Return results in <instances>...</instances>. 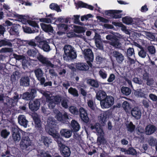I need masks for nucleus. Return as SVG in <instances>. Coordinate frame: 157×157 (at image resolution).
I'll use <instances>...</instances> for the list:
<instances>
[{
	"label": "nucleus",
	"mask_w": 157,
	"mask_h": 157,
	"mask_svg": "<svg viewBox=\"0 0 157 157\" xmlns=\"http://www.w3.org/2000/svg\"><path fill=\"white\" fill-rule=\"evenodd\" d=\"M48 126L46 127V130L57 142L59 146L60 147V152L65 157L69 156L70 154V149L67 147L62 144L63 139L60 137L58 132L56 131L55 122L53 120L52 118L48 119Z\"/></svg>",
	"instance_id": "nucleus-1"
},
{
	"label": "nucleus",
	"mask_w": 157,
	"mask_h": 157,
	"mask_svg": "<svg viewBox=\"0 0 157 157\" xmlns=\"http://www.w3.org/2000/svg\"><path fill=\"white\" fill-rule=\"evenodd\" d=\"M42 94L46 98L47 101L48 103V107L50 109L53 108L56 104L59 103L62 99V97L59 96H52L48 91L43 92Z\"/></svg>",
	"instance_id": "nucleus-2"
},
{
	"label": "nucleus",
	"mask_w": 157,
	"mask_h": 157,
	"mask_svg": "<svg viewBox=\"0 0 157 157\" xmlns=\"http://www.w3.org/2000/svg\"><path fill=\"white\" fill-rule=\"evenodd\" d=\"M22 134L24 136L20 142V147L23 151L28 152L31 150L30 146L31 144V141L28 136L27 133L22 131Z\"/></svg>",
	"instance_id": "nucleus-3"
},
{
	"label": "nucleus",
	"mask_w": 157,
	"mask_h": 157,
	"mask_svg": "<svg viewBox=\"0 0 157 157\" xmlns=\"http://www.w3.org/2000/svg\"><path fill=\"white\" fill-rule=\"evenodd\" d=\"M64 54L63 57L64 60H68L75 59L76 57V52L73 48L70 45L65 46L64 48Z\"/></svg>",
	"instance_id": "nucleus-4"
},
{
	"label": "nucleus",
	"mask_w": 157,
	"mask_h": 157,
	"mask_svg": "<svg viewBox=\"0 0 157 157\" xmlns=\"http://www.w3.org/2000/svg\"><path fill=\"white\" fill-rule=\"evenodd\" d=\"M90 128L92 130H94L96 132L98 136V141L100 144H104L105 142V141L103 137L104 133L102 129L100 124L98 123L96 124H91Z\"/></svg>",
	"instance_id": "nucleus-5"
},
{
	"label": "nucleus",
	"mask_w": 157,
	"mask_h": 157,
	"mask_svg": "<svg viewBox=\"0 0 157 157\" xmlns=\"http://www.w3.org/2000/svg\"><path fill=\"white\" fill-rule=\"evenodd\" d=\"M114 102V99L111 96H107L100 102L101 106L102 109H108L113 105Z\"/></svg>",
	"instance_id": "nucleus-6"
},
{
	"label": "nucleus",
	"mask_w": 157,
	"mask_h": 157,
	"mask_svg": "<svg viewBox=\"0 0 157 157\" xmlns=\"http://www.w3.org/2000/svg\"><path fill=\"white\" fill-rule=\"evenodd\" d=\"M29 24L36 28L35 30L33 31L30 28L26 26H23V29L24 32L27 33H31L36 32H38L39 27L38 25L35 21H28Z\"/></svg>",
	"instance_id": "nucleus-7"
},
{
	"label": "nucleus",
	"mask_w": 157,
	"mask_h": 157,
	"mask_svg": "<svg viewBox=\"0 0 157 157\" xmlns=\"http://www.w3.org/2000/svg\"><path fill=\"white\" fill-rule=\"evenodd\" d=\"M84 57L89 64V62H92L94 59L93 53L90 49H87L84 50L83 52Z\"/></svg>",
	"instance_id": "nucleus-8"
},
{
	"label": "nucleus",
	"mask_w": 157,
	"mask_h": 157,
	"mask_svg": "<svg viewBox=\"0 0 157 157\" xmlns=\"http://www.w3.org/2000/svg\"><path fill=\"white\" fill-rule=\"evenodd\" d=\"M37 58L41 63L46 65L47 67H53V65L47 59L44 57L42 55H39L37 56Z\"/></svg>",
	"instance_id": "nucleus-9"
},
{
	"label": "nucleus",
	"mask_w": 157,
	"mask_h": 157,
	"mask_svg": "<svg viewBox=\"0 0 157 157\" xmlns=\"http://www.w3.org/2000/svg\"><path fill=\"white\" fill-rule=\"evenodd\" d=\"M96 47L100 49H103V47L102 44V40L101 36L98 34L96 33L94 38Z\"/></svg>",
	"instance_id": "nucleus-10"
},
{
	"label": "nucleus",
	"mask_w": 157,
	"mask_h": 157,
	"mask_svg": "<svg viewBox=\"0 0 157 157\" xmlns=\"http://www.w3.org/2000/svg\"><path fill=\"white\" fill-rule=\"evenodd\" d=\"M35 73L37 79L40 81L41 84H44L45 79L44 77H42L43 73L42 70L40 69H37L35 71Z\"/></svg>",
	"instance_id": "nucleus-11"
},
{
	"label": "nucleus",
	"mask_w": 157,
	"mask_h": 157,
	"mask_svg": "<svg viewBox=\"0 0 157 157\" xmlns=\"http://www.w3.org/2000/svg\"><path fill=\"white\" fill-rule=\"evenodd\" d=\"M12 134L13 139L15 142H18L21 139V136L17 128H13Z\"/></svg>",
	"instance_id": "nucleus-12"
},
{
	"label": "nucleus",
	"mask_w": 157,
	"mask_h": 157,
	"mask_svg": "<svg viewBox=\"0 0 157 157\" xmlns=\"http://www.w3.org/2000/svg\"><path fill=\"white\" fill-rule=\"evenodd\" d=\"M132 115L136 119H140L141 116V113L140 109L137 107L133 108L131 110Z\"/></svg>",
	"instance_id": "nucleus-13"
},
{
	"label": "nucleus",
	"mask_w": 157,
	"mask_h": 157,
	"mask_svg": "<svg viewBox=\"0 0 157 157\" xmlns=\"http://www.w3.org/2000/svg\"><path fill=\"white\" fill-rule=\"evenodd\" d=\"M42 29L45 32L54 33V30L52 27L50 25H47L44 23L40 24Z\"/></svg>",
	"instance_id": "nucleus-14"
},
{
	"label": "nucleus",
	"mask_w": 157,
	"mask_h": 157,
	"mask_svg": "<svg viewBox=\"0 0 157 157\" xmlns=\"http://www.w3.org/2000/svg\"><path fill=\"white\" fill-rule=\"evenodd\" d=\"M156 127L154 125L149 124L147 125L145 129L144 133L147 135H150L154 133L156 130Z\"/></svg>",
	"instance_id": "nucleus-15"
},
{
	"label": "nucleus",
	"mask_w": 157,
	"mask_h": 157,
	"mask_svg": "<svg viewBox=\"0 0 157 157\" xmlns=\"http://www.w3.org/2000/svg\"><path fill=\"white\" fill-rule=\"evenodd\" d=\"M80 117L82 120L85 122H87L89 120V118L87 116L86 112L84 109L81 108L79 110Z\"/></svg>",
	"instance_id": "nucleus-16"
},
{
	"label": "nucleus",
	"mask_w": 157,
	"mask_h": 157,
	"mask_svg": "<svg viewBox=\"0 0 157 157\" xmlns=\"http://www.w3.org/2000/svg\"><path fill=\"white\" fill-rule=\"evenodd\" d=\"M18 122L21 125L23 126L25 128L27 127L28 121L26 119L24 115H21L18 116Z\"/></svg>",
	"instance_id": "nucleus-17"
},
{
	"label": "nucleus",
	"mask_w": 157,
	"mask_h": 157,
	"mask_svg": "<svg viewBox=\"0 0 157 157\" xmlns=\"http://www.w3.org/2000/svg\"><path fill=\"white\" fill-rule=\"evenodd\" d=\"M121 10H109L107 11L108 14L115 18H120L121 17V14H118V13H121Z\"/></svg>",
	"instance_id": "nucleus-18"
},
{
	"label": "nucleus",
	"mask_w": 157,
	"mask_h": 157,
	"mask_svg": "<svg viewBox=\"0 0 157 157\" xmlns=\"http://www.w3.org/2000/svg\"><path fill=\"white\" fill-rule=\"evenodd\" d=\"M40 106V103L38 100L33 101V103L30 102L29 104V108L33 111L37 110L39 109Z\"/></svg>",
	"instance_id": "nucleus-19"
},
{
	"label": "nucleus",
	"mask_w": 157,
	"mask_h": 157,
	"mask_svg": "<svg viewBox=\"0 0 157 157\" xmlns=\"http://www.w3.org/2000/svg\"><path fill=\"white\" fill-rule=\"evenodd\" d=\"M38 46L44 51L47 52L50 50V46L46 41H42L40 42Z\"/></svg>",
	"instance_id": "nucleus-20"
},
{
	"label": "nucleus",
	"mask_w": 157,
	"mask_h": 157,
	"mask_svg": "<svg viewBox=\"0 0 157 157\" xmlns=\"http://www.w3.org/2000/svg\"><path fill=\"white\" fill-rule=\"evenodd\" d=\"M13 56L17 60H22V65L23 68H25L27 66V65L29 64L28 62L25 59V57L23 56L18 55L16 54H13Z\"/></svg>",
	"instance_id": "nucleus-21"
},
{
	"label": "nucleus",
	"mask_w": 157,
	"mask_h": 157,
	"mask_svg": "<svg viewBox=\"0 0 157 157\" xmlns=\"http://www.w3.org/2000/svg\"><path fill=\"white\" fill-rule=\"evenodd\" d=\"M68 27L67 26L64 24H61L58 25V27L59 31L57 32V33L59 35H61L64 33L66 31L69 29H70L69 27Z\"/></svg>",
	"instance_id": "nucleus-22"
},
{
	"label": "nucleus",
	"mask_w": 157,
	"mask_h": 157,
	"mask_svg": "<svg viewBox=\"0 0 157 157\" xmlns=\"http://www.w3.org/2000/svg\"><path fill=\"white\" fill-rule=\"evenodd\" d=\"M71 128L72 132H77L80 129L79 124L75 121L72 120L71 123Z\"/></svg>",
	"instance_id": "nucleus-23"
},
{
	"label": "nucleus",
	"mask_w": 157,
	"mask_h": 157,
	"mask_svg": "<svg viewBox=\"0 0 157 157\" xmlns=\"http://www.w3.org/2000/svg\"><path fill=\"white\" fill-rule=\"evenodd\" d=\"M19 26V25H14L9 30L10 34L11 35H18L19 34L18 29Z\"/></svg>",
	"instance_id": "nucleus-24"
},
{
	"label": "nucleus",
	"mask_w": 157,
	"mask_h": 157,
	"mask_svg": "<svg viewBox=\"0 0 157 157\" xmlns=\"http://www.w3.org/2000/svg\"><path fill=\"white\" fill-rule=\"evenodd\" d=\"M113 54L116 60L118 63H121L124 60V56L121 53L115 51L114 52Z\"/></svg>",
	"instance_id": "nucleus-25"
},
{
	"label": "nucleus",
	"mask_w": 157,
	"mask_h": 157,
	"mask_svg": "<svg viewBox=\"0 0 157 157\" xmlns=\"http://www.w3.org/2000/svg\"><path fill=\"white\" fill-rule=\"evenodd\" d=\"M29 78L28 76H24L21 77L20 80L21 85L27 86L29 84Z\"/></svg>",
	"instance_id": "nucleus-26"
},
{
	"label": "nucleus",
	"mask_w": 157,
	"mask_h": 157,
	"mask_svg": "<svg viewBox=\"0 0 157 157\" xmlns=\"http://www.w3.org/2000/svg\"><path fill=\"white\" fill-rule=\"evenodd\" d=\"M62 136L66 138H69L72 135V132L67 129H62L60 131Z\"/></svg>",
	"instance_id": "nucleus-27"
},
{
	"label": "nucleus",
	"mask_w": 157,
	"mask_h": 157,
	"mask_svg": "<svg viewBox=\"0 0 157 157\" xmlns=\"http://www.w3.org/2000/svg\"><path fill=\"white\" fill-rule=\"evenodd\" d=\"M105 92L102 90H99L96 92V98L97 99L100 101L106 96Z\"/></svg>",
	"instance_id": "nucleus-28"
},
{
	"label": "nucleus",
	"mask_w": 157,
	"mask_h": 157,
	"mask_svg": "<svg viewBox=\"0 0 157 157\" xmlns=\"http://www.w3.org/2000/svg\"><path fill=\"white\" fill-rule=\"evenodd\" d=\"M71 26L72 28L74 29V31L77 33H83L86 30L84 28L80 26H78L73 25H71Z\"/></svg>",
	"instance_id": "nucleus-29"
},
{
	"label": "nucleus",
	"mask_w": 157,
	"mask_h": 157,
	"mask_svg": "<svg viewBox=\"0 0 157 157\" xmlns=\"http://www.w3.org/2000/svg\"><path fill=\"white\" fill-rule=\"evenodd\" d=\"M77 68L80 70L86 71L89 69V67L83 63H78L76 65Z\"/></svg>",
	"instance_id": "nucleus-30"
},
{
	"label": "nucleus",
	"mask_w": 157,
	"mask_h": 157,
	"mask_svg": "<svg viewBox=\"0 0 157 157\" xmlns=\"http://www.w3.org/2000/svg\"><path fill=\"white\" fill-rule=\"evenodd\" d=\"M54 16V15L52 14L47 16V17H50L51 18H42L40 19V21L41 22L46 23H49L51 22V20H53V17Z\"/></svg>",
	"instance_id": "nucleus-31"
},
{
	"label": "nucleus",
	"mask_w": 157,
	"mask_h": 157,
	"mask_svg": "<svg viewBox=\"0 0 157 157\" xmlns=\"http://www.w3.org/2000/svg\"><path fill=\"white\" fill-rule=\"evenodd\" d=\"M77 5H78L79 7H85L91 10H93L94 9L93 7L92 6L87 5L81 1L78 2Z\"/></svg>",
	"instance_id": "nucleus-32"
},
{
	"label": "nucleus",
	"mask_w": 157,
	"mask_h": 157,
	"mask_svg": "<svg viewBox=\"0 0 157 157\" xmlns=\"http://www.w3.org/2000/svg\"><path fill=\"white\" fill-rule=\"evenodd\" d=\"M122 106L125 112L128 113L131 109V107L129 103L127 101H124L122 104Z\"/></svg>",
	"instance_id": "nucleus-33"
},
{
	"label": "nucleus",
	"mask_w": 157,
	"mask_h": 157,
	"mask_svg": "<svg viewBox=\"0 0 157 157\" xmlns=\"http://www.w3.org/2000/svg\"><path fill=\"white\" fill-rule=\"evenodd\" d=\"M98 118L101 124L102 125H104L106 120V113H105L101 114Z\"/></svg>",
	"instance_id": "nucleus-34"
},
{
	"label": "nucleus",
	"mask_w": 157,
	"mask_h": 157,
	"mask_svg": "<svg viewBox=\"0 0 157 157\" xmlns=\"http://www.w3.org/2000/svg\"><path fill=\"white\" fill-rule=\"evenodd\" d=\"M41 140L43 141L44 144L46 147H48L52 142L51 139L45 136L41 137Z\"/></svg>",
	"instance_id": "nucleus-35"
},
{
	"label": "nucleus",
	"mask_w": 157,
	"mask_h": 157,
	"mask_svg": "<svg viewBox=\"0 0 157 157\" xmlns=\"http://www.w3.org/2000/svg\"><path fill=\"white\" fill-rule=\"evenodd\" d=\"M10 134V132L6 129H3L1 132V137L4 139L7 138Z\"/></svg>",
	"instance_id": "nucleus-36"
},
{
	"label": "nucleus",
	"mask_w": 157,
	"mask_h": 157,
	"mask_svg": "<svg viewBox=\"0 0 157 157\" xmlns=\"http://www.w3.org/2000/svg\"><path fill=\"white\" fill-rule=\"evenodd\" d=\"M68 93L74 96L78 97V91L75 88L70 87L68 90Z\"/></svg>",
	"instance_id": "nucleus-37"
},
{
	"label": "nucleus",
	"mask_w": 157,
	"mask_h": 157,
	"mask_svg": "<svg viewBox=\"0 0 157 157\" xmlns=\"http://www.w3.org/2000/svg\"><path fill=\"white\" fill-rule=\"evenodd\" d=\"M121 90L122 93L126 95H128L131 93L130 89L127 87H122Z\"/></svg>",
	"instance_id": "nucleus-38"
},
{
	"label": "nucleus",
	"mask_w": 157,
	"mask_h": 157,
	"mask_svg": "<svg viewBox=\"0 0 157 157\" xmlns=\"http://www.w3.org/2000/svg\"><path fill=\"white\" fill-rule=\"evenodd\" d=\"M49 6L51 9L55 10L58 12H61V11L59 6L56 4L52 3Z\"/></svg>",
	"instance_id": "nucleus-39"
},
{
	"label": "nucleus",
	"mask_w": 157,
	"mask_h": 157,
	"mask_svg": "<svg viewBox=\"0 0 157 157\" xmlns=\"http://www.w3.org/2000/svg\"><path fill=\"white\" fill-rule=\"evenodd\" d=\"M123 22L126 24L129 25L131 24L132 22V19L130 17H126L122 19Z\"/></svg>",
	"instance_id": "nucleus-40"
},
{
	"label": "nucleus",
	"mask_w": 157,
	"mask_h": 157,
	"mask_svg": "<svg viewBox=\"0 0 157 157\" xmlns=\"http://www.w3.org/2000/svg\"><path fill=\"white\" fill-rule=\"evenodd\" d=\"M98 74L100 77L103 79H105L107 77V73L103 69H101L99 71Z\"/></svg>",
	"instance_id": "nucleus-41"
},
{
	"label": "nucleus",
	"mask_w": 157,
	"mask_h": 157,
	"mask_svg": "<svg viewBox=\"0 0 157 157\" xmlns=\"http://www.w3.org/2000/svg\"><path fill=\"white\" fill-rule=\"evenodd\" d=\"M87 83L97 88L98 86V84L97 81L92 80L89 79L87 81Z\"/></svg>",
	"instance_id": "nucleus-42"
},
{
	"label": "nucleus",
	"mask_w": 157,
	"mask_h": 157,
	"mask_svg": "<svg viewBox=\"0 0 157 157\" xmlns=\"http://www.w3.org/2000/svg\"><path fill=\"white\" fill-rule=\"evenodd\" d=\"M55 113L56 114V117L59 121H61L63 120L62 115L58 110H56Z\"/></svg>",
	"instance_id": "nucleus-43"
},
{
	"label": "nucleus",
	"mask_w": 157,
	"mask_h": 157,
	"mask_svg": "<svg viewBox=\"0 0 157 157\" xmlns=\"http://www.w3.org/2000/svg\"><path fill=\"white\" fill-rule=\"evenodd\" d=\"M113 24L116 26H118L122 28V30L125 31L126 34H128L129 32L125 29L124 26L121 23L113 22Z\"/></svg>",
	"instance_id": "nucleus-44"
},
{
	"label": "nucleus",
	"mask_w": 157,
	"mask_h": 157,
	"mask_svg": "<svg viewBox=\"0 0 157 157\" xmlns=\"http://www.w3.org/2000/svg\"><path fill=\"white\" fill-rule=\"evenodd\" d=\"M113 42L111 43V44L116 48H119L121 46V43H119L118 40H116L115 39L113 40Z\"/></svg>",
	"instance_id": "nucleus-45"
},
{
	"label": "nucleus",
	"mask_w": 157,
	"mask_h": 157,
	"mask_svg": "<svg viewBox=\"0 0 157 157\" xmlns=\"http://www.w3.org/2000/svg\"><path fill=\"white\" fill-rule=\"evenodd\" d=\"M70 112L73 114H77L78 113V109L74 106H71L69 108Z\"/></svg>",
	"instance_id": "nucleus-46"
},
{
	"label": "nucleus",
	"mask_w": 157,
	"mask_h": 157,
	"mask_svg": "<svg viewBox=\"0 0 157 157\" xmlns=\"http://www.w3.org/2000/svg\"><path fill=\"white\" fill-rule=\"evenodd\" d=\"M140 49H141V50L138 53L140 57L144 58L146 56V52L144 51V49L143 48H142Z\"/></svg>",
	"instance_id": "nucleus-47"
},
{
	"label": "nucleus",
	"mask_w": 157,
	"mask_h": 157,
	"mask_svg": "<svg viewBox=\"0 0 157 157\" xmlns=\"http://www.w3.org/2000/svg\"><path fill=\"white\" fill-rule=\"evenodd\" d=\"M33 119L36 124V126L40 127L41 125L40 120L37 117H34Z\"/></svg>",
	"instance_id": "nucleus-48"
},
{
	"label": "nucleus",
	"mask_w": 157,
	"mask_h": 157,
	"mask_svg": "<svg viewBox=\"0 0 157 157\" xmlns=\"http://www.w3.org/2000/svg\"><path fill=\"white\" fill-rule=\"evenodd\" d=\"M127 127L128 130L130 132H132L135 128L132 122H130L129 124L127 126Z\"/></svg>",
	"instance_id": "nucleus-49"
},
{
	"label": "nucleus",
	"mask_w": 157,
	"mask_h": 157,
	"mask_svg": "<svg viewBox=\"0 0 157 157\" xmlns=\"http://www.w3.org/2000/svg\"><path fill=\"white\" fill-rule=\"evenodd\" d=\"M147 49L149 52L151 54H153L155 52V49L153 46H149L147 48Z\"/></svg>",
	"instance_id": "nucleus-50"
},
{
	"label": "nucleus",
	"mask_w": 157,
	"mask_h": 157,
	"mask_svg": "<svg viewBox=\"0 0 157 157\" xmlns=\"http://www.w3.org/2000/svg\"><path fill=\"white\" fill-rule=\"evenodd\" d=\"M87 104L88 106L92 110L94 109L95 107V105L94 104V103L91 100L87 102Z\"/></svg>",
	"instance_id": "nucleus-51"
},
{
	"label": "nucleus",
	"mask_w": 157,
	"mask_h": 157,
	"mask_svg": "<svg viewBox=\"0 0 157 157\" xmlns=\"http://www.w3.org/2000/svg\"><path fill=\"white\" fill-rule=\"evenodd\" d=\"M10 44L9 42L6 40H3L0 41V47Z\"/></svg>",
	"instance_id": "nucleus-52"
},
{
	"label": "nucleus",
	"mask_w": 157,
	"mask_h": 157,
	"mask_svg": "<svg viewBox=\"0 0 157 157\" xmlns=\"http://www.w3.org/2000/svg\"><path fill=\"white\" fill-rule=\"evenodd\" d=\"M22 98L26 100H30L32 99L29 94L28 92L22 95Z\"/></svg>",
	"instance_id": "nucleus-53"
},
{
	"label": "nucleus",
	"mask_w": 157,
	"mask_h": 157,
	"mask_svg": "<svg viewBox=\"0 0 157 157\" xmlns=\"http://www.w3.org/2000/svg\"><path fill=\"white\" fill-rule=\"evenodd\" d=\"M7 15L10 17H18V14L16 13L15 12H13L12 10H8L7 12Z\"/></svg>",
	"instance_id": "nucleus-54"
},
{
	"label": "nucleus",
	"mask_w": 157,
	"mask_h": 157,
	"mask_svg": "<svg viewBox=\"0 0 157 157\" xmlns=\"http://www.w3.org/2000/svg\"><path fill=\"white\" fill-rule=\"evenodd\" d=\"M115 78V76L114 74H111L107 79V81L109 82H112L114 80Z\"/></svg>",
	"instance_id": "nucleus-55"
},
{
	"label": "nucleus",
	"mask_w": 157,
	"mask_h": 157,
	"mask_svg": "<svg viewBox=\"0 0 157 157\" xmlns=\"http://www.w3.org/2000/svg\"><path fill=\"white\" fill-rule=\"evenodd\" d=\"M92 17V16L91 14H88L86 15H84L81 17V20L82 21L85 20H87L89 18Z\"/></svg>",
	"instance_id": "nucleus-56"
},
{
	"label": "nucleus",
	"mask_w": 157,
	"mask_h": 157,
	"mask_svg": "<svg viewBox=\"0 0 157 157\" xmlns=\"http://www.w3.org/2000/svg\"><path fill=\"white\" fill-rule=\"evenodd\" d=\"M12 51L11 49L7 48H2L0 50V52L4 53L6 52H9Z\"/></svg>",
	"instance_id": "nucleus-57"
},
{
	"label": "nucleus",
	"mask_w": 157,
	"mask_h": 157,
	"mask_svg": "<svg viewBox=\"0 0 157 157\" xmlns=\"http://www.w3.org/2000/svg\"><path fill=\"white\" fill-rule=\"evenodd\" d=\"M133 81L136 83L139 84H141L143 83V81L142 80L139 79L137 78H135L133 79Z\"/></svg>",
	"instance_id": "nucleus-58"
},
{
	"label": "nucleus",
	"mask_w": 157,
	"mask_h": 157,
	"mask_svg": "<svg viewBox=\"0 0 157 157\" xmlns=\"http://www.w3.org/2000/svg\"><path fill=\"white\" fill-rule=\"evenodd\" d=\"M126 153L127 154H131L132 155L136 154V151L132 148H129L128 150L126 151Z\"/></svg>",
	"instance_id": "nucleus-59"
},
{
	"label": "nucleus",
	"mask_w": 157,
	"mask_h": 157,
	"mask_svg": "<svg viewBox=\"0 0 157 157\" xmlns=\"http://www.w3.org/2000/svg\"><path fill=\"white\" fill-rule=\"evenodd\" d=\"M128 55L129 56L132 55L134 53V51L133 48H129L127 51Z\"/></svg>",
	"instance_id": "nucleus-60"
},
{
	"label": "nucleus",
	"mask_w": 157,
	"mask_h": 157,
	"mask_svg": "<svg viewBox=\"0 0 157 157\" xmlns=\"http://www.w3.org/2000/svg\"><path fill=\"white\" fill-rule=\"evenodd\" d=\"M146 35L147 38L149 40H153L155 39V36L150 33H147Z\"/></svg>",
	"instance_id": "nucleus-61"
},
{
	"label": "nucleus",
	"mask_w": 157,
	"mask_h": 157,
	"mask_svg": "<svg viewBox=\"0 0 157 157\" xmlns=\"http://www.w3.org/2000/svg\"><path fill=\"white\" fill-rule=\"evenodd\" d=\"M135 95L141 97H144V94L143 93L139 91H136L135 92Z\"/></svg>",
	"instance_id": "nucleus-62"
},
{
	"label": "nucleus",
	"mask_w": 157,
	"mask_h": 157,
	"mask_svg": "<svg viewBox=\"0 0 157 157\" xmlns=\"http://www.w3.org/2000/svg\"><path fill=\"white\" fill-rule=\"evenodd\" d=\"M150 98L153 101H156L157 100V97L154 94H151L149 96Z\"/></svg>",
	"instance_id": "nucleus-63"
},
{
	"label": "nucleus",
	"mask_w": 157,
	"mask_h": 157,
	"mask_svg": "<svg viewBox=\"0 0 157 157\" xmlns=\"http://www.w3.org/2000/svg\"><path fill=\"white\" fill-rule=\"evenodd\" d=\"M62 105L65 108H67L68 107L67 102L65 100H63L61 102Z\"/></svg>",
	"instance_id": "nucleus-64"
}]
</instances>
